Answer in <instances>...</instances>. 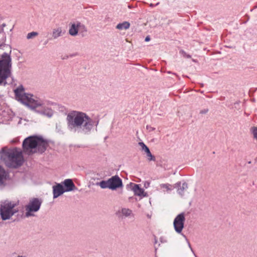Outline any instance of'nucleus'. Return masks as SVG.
Listing matches in <instances>:
<instances>
[{"label": "nucleus", "instance_id": "b1692460", "mask_svg": "<svg viewBox=\"0 0 257 257\" xmlns=\"http://www.w3.org/2000/svg\"><path fill=\"white\" fill-rule=\"evenodd\" d=\"M251 131L254 139L257 140V127H252L251 128Z\"/></svg>", "mask_w": 257, "mask_h": 257}, {"label": "nucleus", "instance_id": "7c9ffc66", "mask_svg": "<svg viewBox=\"0 0 257 257\" xmlns=\"http://www.w3.org/2000/svg\"><path fill=\"white\" fill-rule=\"evenodd\" d=\"M3 32V28L0 27V34Z\"/></svg>", "mask_w": 257, "mask_h": 257}, {"label": "nucleus", "instance_id": "1a4fd4ad", "mask_svg": "<svg viewBox=\"0 0 257 257\" xmlns=\"http://www.w3.org/2000/svg\"><path fill=\"white\" fill-rule=\"evenodd\" d=\"M110 189L116 190L117 188L122 187V180L117 175H115L108 179Z\"/></svg>", "mask_w": 257, "mask_h": 257}, {"label": "nucleus", "instance_id": "dca6fc26", "mask_svg": "<svg viewBox=\"0 0 257 257\" xmlns=\"http://www.w3.org/2000/svg\"><path fill=\"white\" fill-rule=\"evenodd\" d=\"M8 176V173L0 165V187H3L5 186V181L6 180Z\"/></svg>", "mask_w": 257, "mask_h": 257}, {"label": "nucleus", "instance_id": "f8f14e48", "mask_svg": "<svg viewBox=\"0 0 257 257\" xmlns=\"http://www.w3.org/2000/svg\"><path fill=\"white\" fill-rule=\"evenodd\" d=\"M175 187L177 188V192L179 194L182 196L184 194V191L188 188L187 184L184 182H178L175 184Z\"/></svg>", "mask_w": 257, "mask_h": 257}, {"label": "nucleus", "instance_id": "bb28decb", "mask_svg": "<svg viewBox=\"0 0 257 257\" xmlns=\"http://www.w3.org/2000/svg\"><path fill=\"white\" fill-rule=\"evenodd\" d=\"M208 111V109L205 108L202 110H201L200 112V113L201 114H205Z\"/></svg>", "mask_w": 257, "mask_h": 257}, {"label": "nucleus", "instance_id": "7ed1b4c3", "mask_svg": "<svg viewBox=\"0 0 257 257\" xmlns=\"http://www.w3.org/2000/svg\"><path fill=\"white\" fill-rule=\"evenodd\" d=\"M0 216L3 221H15L22 219L24 216V213L16 202L6 200L1 204Z\"/></svg>", "mask_w": 257, "mask_h": 257}, {"label": "nucleus", "instance_id": "2f4dec72", "mask_svg": "<svg viewBox=\"0 0 257 257\" xmlns=\"http://www.w3.org/2000/svg\"><path fill=\"white\" fill-rule=\"evenodd\" d=\"M157 240L156 239L155 240V243H157Z\"/></svg>", "mask_w": 257, "mask_h": 257}, {"label": "nucleus", "instance_id": "6ab92c4d", "mask_svg": "<svg viewBox=\"0 0 257 257\" xmlns=\"http://www.w3.org/2000/svg\"><path fill=\"white\" fill-rule=\"evenodd\" d=\"M130 24L128 22H123L117 25L116 28L119 30H126L130 28Z\"/></svg>", "mask_w": 257, "mask_h": 257}, {"label": "nucleus", "instance_id": "a878e982", "mask_svg": "<svg viewBox=\"0 0 257 257\" xmlns=\"http://www.w3.org/2000/svg\"><path fill=\"white\" fill-rule=\"evenodd\" d=\"M146 127L149 132H151L155 130V128L151 126V125H147Z\"/></svg>", "mask_w": 257, "mask_h": 257}, {"label": "nucleus", "instance_id": "39448f33", "mask_svg": "<svg viewBox=\"0 0 257 257\" xmlns=\"http://www.w3.org/2000/svg\"><path fill=\"white\" fill-rule=\"evenodd\" d=\"M48 146L47 141L41 137L30 136L23 143L24 152L30 155L36 153H42Z\"/></svg>", "mask_w": 257, "mask_h": 257}, {"label": "nucleus", "instance_id": "412c9836", "mask_svg": "<svg viewBox=\"0 0 257 257\" xmlns=\"http://www.w3.org/2000/svg\"><path fill=\"white\" fill-rule=\"evenodd\" d=\"M161 188L164 189V191H171L172 190V186L170 184H161L160 185Z\"/></svg>", "mask_w": 257, "mask_h": 257}, {"label": "nucleus", "instance_id": "4468645a", "mask_svg": "<svg viewBox=\"0 0 257 257\" xmlns=\"http://www.w3.org/2000/svg\"><path fill=\"white\" fill-rule=\"evenodd\" d=\"M65 31L62 29L61 27L54 28L52 30V36L53 39H56L62 36L65 34Z\"/></svg>", "mask_w": 257, "mask_h": 257}, {"label": "nucleus", "instance_id": "20e7f679", "mask_svg": "<svg viewBox=\"0 0 257 257\" xmlns=\"http://www.w3.org/2000/svg\"><path fill=\"white\" fill-rule=\"evenodd\" d=\"M1 159L10 168H17L22 165L24 159L20 149L3 148L0 151Z\"/></svg>", "mask_w": 257, "mask_h": 257}, {"label": "nucleus", "instance_id": "9b49d317", "mask_svg": "<svg viewBox=\"0 0 257 257\" xmlns=\"http://www.w3.org/2000/svg\"><path fill=\"white\" fill-rule=\"evenodd\" d=\"M131 185L132 186V190L136 195L140 197H145L146 196L144 189L140 187V185L134 183H131Z\"/></svg>", "mask_w": 257, "mask_h": 257}, {"label": "nucleus", "instance_id": "423d86ee", "mask_svg": "<svg viewBox=\"0 0 257 257\" xmlns=\"http://www.w3.org/2000/svg\"><path fill=\"white\" fill-rule=\"evenodd\" d=\"M11 58L10 55L4 52L0 59V85L5 86L7 78L11 75Z\"/></svg>", "mask_w": 257, "mask_h": 257}, {"label": "nucleus", "instance_id": "0eeeda50", "mask_svg": "<svg viewBox=\"0 0 257 257\" xmlns=\"http://www.w3.org/2000/svg\"><path fill=\"white\" fill-rule=\"evenodd\" d=\"M42 204V201L36 198H34L29 201L25 206V217H29L34 216V213L38 211Z\"/></svg>", "mask_w": 257, "mask_h": 257}, {"label": "nucleus", "instance_id": "9d476101", "mask_svg": "<svg viewBox=\"0 0 257 257\" xmlns=\"http://www.w3.org/2000/svg\"><path fill=\"white\" fill-rule=\"evenodd\" d=\"M65 192V189L61 184H57L53 186V198H56Z\"/></svg>", "mask_w": 257, "mask_h": 257}, {"label": "nucleus", "instance_id": "393cba45", "mask_svg": "<svg viewBox=\"0 0 257 257\" xmlns=\"http://www.w3.org/2000/svg\"><path fill=\"white\" fill-rule=\"evenodd\" d=\"M160 241L162 243H166L168 241L167 238L166 236H162L160 238Z\"/></svg>", "mask_w": 257, "mask_h": 257}, {"label": "nucleus", "instance_id": "5701e85b", "mask_svg": "<svg viewBox=\"0 0 257 257\" xmlns=\"http://www.w3.org/2000/svg\"><path fill=\"white\" fill-rule=\"evenodd\" d=\"M38 35V33L36 32H32L27 34V38L28 39H32Z\"/></svg>", "mask_w": 257, "mask_h": 257}, {"label": "nucleus", "instance_id": "ddd939ff", "mask_svg": "<svg viewBox=\"0 0 257 257\" xmlns=\"http://www.w3.org/2000/svg\"><path fill=\"white\" fill-rule=\"evenodd\" d=\"M63 184L65 188V192L71 191L76 188V187L72 180L70 179H65L63 182Z\"/></svg>", "mask_w": 257, "mask_h": 257}, {"label": "nucleus", "instance_id": "2eb2a0df", "mask_svg": "<svg viewBox=\"0 0 257 257\" xmlns=\"http://www.w3.org/2000/svg\"><path fill=\"white\" fill-rule=\"evenodd\" d=\"M139 145L141 147L142 150L146 153L149 161H154L155 160V157L152 155L149 148L143 142L139 143Z\"/></svg>", "mask_w": 257, "mask_h": 257}, {"label": "nucleus", "instance_id": "c85d7f7f", "mask_svg": "<svg viewBox=\"0 0 257 257\" xmlns=\"http://www.w3.org/2000/svg\"><path fill=\"white\" fill-rule=\"evenodd\" d=\"M187 240H188L187 239H186ZM187 242H188V246L189 247V248H190V249L191 250V251H192V252L194 253V254L195 255V257H197L194 253V251H193V249L192 248L191 246V245L189 243V242L188 241H187Z\"/></svg>", "mask_w": 257, "mask_h": 257}, {"label": "nucleus", "instance_id": "6e6552de", "mask_svg": "<svg viewBox=\"0 0 257 257\" xmlns=\"http://www.w3.org/2000/svg\"><path fill=\"white\" fill-rule=\"evenodd\" d=\"M185 216L184 213L178 214L175 218L173 222L175 231L178 233H181L184 227L185 222Z\"/></svg>", "mask_w": 257, "mask_h": 257}, {"label": "nucleus", "instance_id": "4be33fe9", "mask_svg": "<svg viewBox=\"0 0 257 257\" xmlns=\"http://www.w3.org/2000/svg\"><path fill=\"white\" fill-rule=\"evenodd\" d=\"M78 31L80 32H86L87 29L85 26L80 22H77Z\"/></svg>", "mask_w": 257, "mask_h": 257}, {"label": "nucleus", "instance_id": "c756f323", "mask_svg": "<svg viewBox=\"0 0 257 257\" xmlns=\"http://www.w3.org/2000/svg\"><path fill=\"white\" fill-rule=\"evenodd\" d=\"M150 40V38L149 36H147L145 38L146 42H149Z\"/></svg>", "mask_w": 257, "mask_h": 257}, {"label": "nucleus", "instance_id": "f257e3e1", "mask_svg": "<svg viewBox=\"0 0 257 257\" xmlns=\"http://www.w3.org/2000/svg\"><path fill=\"white\" fill-rule=\"evenodd\" d=\"M14 92L16 99L28 106L31 109L49 118L53 116L54 113L53 109L55 104L54 102L42 100L32 94L25 93L22 85L15 89Z\"/></svg>", "mask_w": 257, "mask_h": 257}, {"label": "nucleus", "instance_id": "cd10ccee", "mask_svg": "<svg viewBox=\"0 0 257 257\" xmlns=\"http://www.w3.org/2000/svg\"><path fill=\"white\" fill-rule=\"evenodd\" d=\"M150 182H148V181H145L144 182V187L146 188H148L149 186H150Z\"/></svg>", "mask_w": 257, "mask_h": 257}, {"label": "nucleus", "instance_id": "f3484780", "mask_svg": "<svg viewBox=\"0 0 257 257\" xmlns=\"http://www.w3.org/2000/svg\"><path fill=\"white\" fill-rule=\"evenodd\" d=\"M78 25H77V22L75 23H73L71 25L69 30V33L70 35L75 36L77 35L78 32Z\"/></svg>", "mask_w": 257, "mask_h": 257}, {"label": "nucleus", "instance_id": "f03ea898", "mask_svg": "<svg viewBox=\"0 0 257 257\" xmlns=\"http://www.w3.org/2000/svg\"><path fill=\"white\" fill-rule=\"evenodd\" d=\"M68 129L73 132L88 134L93 127V120L85 113L73 111L67 116Z\"/></svg>", "mask_w": 257, "mask_h": 257}, {"label": "nucleus", "instance_id": "a211bd4d", "mask_svg": "<svg viewBox=\"0 0 257 257\" xmlns=\"http://www.w3.org/2000/svg\"><path fill=\"white\" fill-rule=\"evenodd\" d=\"M119 212L125 217H131L133 216L132 211L128 208H122L119 211Z\"/></svg>", "mask_w": 257, "mask_h": 257}, {"label": "nucleus", "instance_id": "aec40b11", "mask_svg": "<svg viewBox=\"0 0 257 257\" xmlns=\"http://www.w3.org/2000/svg\"><path fill=\"white\" fill-rule=\"evenodd\" d=\"M96 185L97 186H99L102 189H110L108 179L107 181L103 180L100 181V182H98L96 184Z\"/></svg>", "mask_w": 257, "mask_h": 257}]
</instances>
